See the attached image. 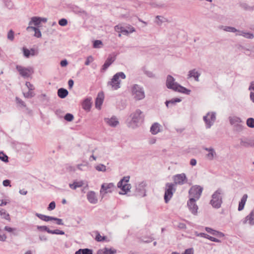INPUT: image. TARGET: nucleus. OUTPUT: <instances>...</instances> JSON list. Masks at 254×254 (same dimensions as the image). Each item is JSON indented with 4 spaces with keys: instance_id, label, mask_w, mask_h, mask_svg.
Returning a JSON list of instances; mask_svg holds the SVG:
<instances>
[{
    "instance_id": "nucleus-53",
    "label": "nucleus",
    "mask_w": 254,
    "mask_h": 254,
    "mask_svg": "<svg viewBox=\"0 0 254 254\" xmlns=\"http://www.w3.org/2000/svg\"><path fill=\"white\" fill-rule=\"evenodd\" d=\"M244 126L240 124H237L234 126V129L237 132H240L243 130Z\"/></svg>"
},
{
    "instance_id": "nucleus-28",
    "label": "nucleus",
    "mask_w": 254,
    "mask_h": 254,
    "mask_svg": "<svg viewBox=\"0 0 254 254\" xmlns=\"http://www.w3.org/2000/svg\"><path fill=\"white\" fill-rule=\"evenodd\" d=\"M57 94L60 98L64 99L68 95V91L65 88H60L58 90Z\"/></svg>"
},
{
    "instance_id": "nucleus-58",
    "label": "nucleus",
    "mask_w": 254,
    "mask_h": 254,
    "mask_svg": "<svg viewBox=\"0 0 254 254\" xmlns=\"http://www.w3.org/2000/svg\"><path fill=\"white\" fill-rule=\"evenodd\" d=\"M56 207V203L54 201L51 202L47 207V209L49 211H52L54 210Z\"/></svg>"
},
{
    "instance_id": "nucleus-24",
    "label": "nucleus",
    "mask_w": 254,
    "mask_h": 254,
    "mask_svg": "<svg viewBox=\"0 0 254 254\" xmlns=\"http://www.w3.org/2000/svg\"><path fill=\"white\" fill-rule=\"evenodd\" d=\"M105 121L111 127H116L119 124V122L115 116H113L110 119L105 118Z\"/></svg>"
},
{
    "instance_id": "nucleus-14",
    "label": "nucleus",
    "mask_w": 254,
    "mask_h": 254,
    "mask_svg": "<svg viewBox=\"0 0 254 254\" xmlns=\"http://www.w3.org/2000/svg\"><path fill=\"white\" fill-rule=\"evenodd\" d=\"M179 84L175 82V78L171 75H168L166 82V87L169 89L174 90L176 87V84Z\"/></svg>"
},
{
    "instance_id": "nucleus-19",
    "label": "nucleus",
    "mask_w": 254,
    "mask_h": 254,
    "mask_svg": "<svg viewBox=\"0 0 254 254\" xmlns=\"http://www.w3.org/2000/svg\"><path fill=\"white\" fill-rule=\"evenodd\" d=\"M176 87L174 89V91L178 92L181 93H183L186 95H190L191 92V90L182 86L181 84H176Z\"/></svg>"
},
{
    "instance_id": "nucleus-3",
    "label": "nucleus",
    "mask_w": 254,
    "mask_h": 254,
    "mask_svg": "<svg viewBox=\"0 0 254 254\" xmlns=\"http://www.w3.org/2000/svg\"><path fill=\"white\" fill-rule=\"evenodd\" d=\"M131 92L135 100H141L145 98L143 87L138 84H133L131 88Z\"/></svg>"
},
{
    "instance_id": "nucleus-38",
    "label": "nucleus",
    "mask_w": 254,
    "mask_h": 254,
    "mask_svg": "<svg viewBox=\"0 0 254 254\" xmlns=\"http://www.w3.org/2000/svg\"><path fill=\"white\" fill-rule=\"evenodd\" d=\"M222 28L223 30L227 31V32H239V30L237 29L236 28L234 27L231 26H222Z\"/></svg>"
},
{
    "instance_id": "nucleus-12",
    "label": "nucleus",
    "mask_w": 254,
    "mask_h": 254,
    "mask_svg": "<svg viewBox=\"0 0 254 254\" xmlns=\"http://www.w3.org/2000/svg\"><path fill=\"white\" fill-rule=\"evenodd\" d=\"M23 56L26 58H29L30 56H35L38 55V50L34 48H31L30 50L26 47L22 48Z\"/></svg>"
},
{
    "instance_id": "nucleus-43",
    "label": "nucleus",
    "mask_w": 254,
    "mask_h": 254,
    "mask_svg": "<svg viewBox=\"0 0 254 254\" xmlns=\"http://www.w3.org/2000/svg\"><path fill=\"white\" fill-rule=\"evenodd\" d=\"M240 144H241V145L245 147H248L249 146L254 147V146L252 145L253 140L247 141H245L242 139H241Z\"/></svg>"
},
{
    "instance_id": "nucleus-31",
    "label": "nucleus",
    "mask_w": 254,
    "mask_h": 254,
    "mask_svg": "<svg viewBox=\"0 0 254 254\" xmlns=\"http://www.w3.org/2000/svg\"><path fill=\"white\" fill-rule=\"evenodd\" d=\"M200 75V73L198 71H196L195 69H193L192 70H190L189 72V76L190 77H193L194 80L196 81H198L199 77Z\"/></svg>"
},
{
    "instance_id": "nucleus-64",
    "label": "nucleus",
    "mask_w": 254,
    "mask_h": 254,
    "mask_svg": "<svg viewBox=\"0 0 254 254\" xmlns=\"http://www.w3.org/2000/svg\"><path fill=\"white\" fill-rule=\"evenodd\" d=\"M182 254H193V248L186 249Z\"/></svg>"
},
{
    "instance_id": "nucleus-4",
    "label": "nucleus",
    "mask_w": 254,
    "mask_h": 254,
    "mask_svg": "<svg viewBox=\"0 0 254 254\" xmlns=\"http://www.w3.org/2000/svg\"><path fill=\"white\" fill-rule=\"evenodd\" d=\"M174 184L169 183H167L165 185L164 199L166 203H168L172 197L174 193L176 191V189L174 187Z\"/></svg>"
},
{
    "instance_id": "nucleus-61",
    "label": "nucleus",
    "mask_w": 254,
    "mask_h": 254,
    "mask_svg": "<svg viewBox=\"0 0 254 254\" xmlns=\"http://www.w3.org/2000/svg\"><path fill=\"white\" fill-rule=\"evenodd\" d=\"M124 28V27L123 26H120L119 25H117L114 27V29L115 31L121 33V31H123Z\"/></svg>"
},
{
    "instance_id": "nucleus-8",
    "label": "nucleus",
    "mask_w": 254,
    "mask_h": 254,
    "mask_svg": "<svg viewBox=\"0 0 254 254\" xmlns=\"http://www.w3.org/2000/svg\"><path fill=\"white\" fill-rule=\"evenodd\" d=\"M131 117V122L137 126V124L142 123L144 120V115L142 112L137 109L135 111L130 115Z\"/></svg>"
},
{
    "instance_id": "nucleus-25",
    "label": "nucleus",
    "mask_w": 254,
    "mask_h": 254,
    "mask_svg": "<svg viewBox=\"0 0 254 254\" xmlns=\"http://www.w3.org/2000/svg\"><path fill=\"white\" fill-rule=\"evenodd\" d=\"M248 197V196L247 194H244L243 195L241 199V200L239 202V205L238 208V210L239 211H241L244 209Z\"/></svg>"
},
{
    "instance_id": "nucleus-16",
    "label": "nucleus",
    "mask_w": 254,
    "mask_h": 254,
    "mask_svg": "<svg viewBox=\"0 0 254 254\" xmlns=\"http://www.w3.org/2000/svg\"><path fill=\"white\" fill-rule=\"evenodd\" d=\"M104 99V94L101 91L98 93L97 96L95 99V107L98 109H101V106Z\"/></svg>"
},
{
    "instance_id": "nucleus-22",
    "label": "nucleus",
    "mask_w": 254,
    "mask_h": 254,
    "mask_svg": "<svg viewBox=\"0 0 254 254\" xmlns=\"http://www.w3.org/2000/svg\"><path fill=\"white\" fill-rule=\"evenodd\" d=\"M87 198L89 202L92 204H96L98 201L95 192L93 191H90L88 192L87 194Z\"/></svg>"
},
{
    "instance_id": "nucleus-63",
    "label": "nucleus",
    "mask_w": 254,
    "mask_h": 254,
    "mask_svg": "<svg viewBox=\"0 0 254 254\" xmlns=\"http://www.w3.org/2000/svg\"><path fill=\"white\" fill-rule=\"evenodd\" d=\"M25 85L27 86V87L28 88L29 90H34L35 89L33 85L29 81L26 82Z\"/></svg>"
},
{
    "instance_id": "nucleus-18",
    "label": "nucleus",
    "mask_w": 254,
    "mask_h": 254,
    "mask_svg": "<svg viewBox=\"0 0 254 254\" xmlns=\"http://www.w3.org/2000/svg\"><path fill=\"white\" fill-rule=\"evenodd\" d=\"M112 188H114V184L112 183L109 184H103L101 186L100 193L102 194L104 192V194L107 193L108 192H112V190H110Z\"/></svg>"
},
{
    "instance_id": "nucleus-52",
    "label": "nucleus",
    "mask_w": 254,
    "mask_h": 254,
    "mask_svg": "<svg viewBox=\"0 0 254 254\" xmlns=\"http://www.w3.org/2000/svg\"><path fill=\"white\" fill-rule=\"evenodd\" d=\"M52 220L55 221L57 225H64L63 219H62L52 216Z\"/></svg>"
},
{
    "instance_id": "nucleus-40",
    "label": "nucleus",
    "mask_w": 254,
    "mask_h": 254,
    "mask_svg": "<svg viewBox=\"0 0 254 254\" xmlns=\"http://www.w3.org/2000/svg\"><path fill=\"white\" fill-rule=\"evenodd\" d=\"M0 215L2 216L3 218L7 220H10L9 214L6 213V211L3 209H0Z\"/></svg>"
},
{
    "instance_id": "nucleus-50",
    "label": "nucleus",
    "mask_w": 254,
    "mask_h": 254,
    "mask_svg": "<svg viewBox=\"0 0 254 254\" xmlns=\"http://www.w3.org/2000/svg\"><path fill=\"white\" fill-rule=\"evenodd\" d=\"M50 234L63 235H64L65 233L64 231L60 230L59 229H55L54 230H51Z\"/></svg>"
},
{
    "instance_id": "nucleus-1",
    "label": "nucleus",
    "mask_w": 254,
    "mask_h": 254,
    "mask_svg": "<svg viewBox=\"0 0 254 254\" xmlns=\"http://www.w3.org/2000/svg\"><path fill=\"white\" fill-rule=\"evenodd\" d=\"M222 190L221 189H217L212 195V199L210 201V204L212 206L216 209L221 207L222 201Z\"/></svg>"
},
{
    "instance_id": "nucleus-21",
    "label": "nucleus",
    "mask_w": 254,
    "mask_h": 254,
    "mask_svg": "<svg viewBox=\"0 0 254 254\" xmlns=\"http://www.w3.org/2000/svg\"><path fill=\"white\" fill-rule=\"evenodd\" d=\"M117 187L123 191V192H119L120 194H127L131 188V186L130 184H124V185L122 186V184L120 185V183H118Z\"/></svg>"
},
{
    "instance_id": "nucleus-37",
    "label": "nucleus",
    "mask_w": 254,
    "mask_h": 254,
    "mask_svg": "<svg viewBox=\"0 0 254 254\" xmlns=\"http://www.w3.org/2000/svg\"><path fill=\"white\" fill-rule=\"evenodd\" d=\"M240 6L245 10L252 11L254 10V6H251L247 3L242 2L240 3Z\"/></svg>"
},
{
    "instance_id": "nucleus-45",
    "label": "nucleus",
    "mask_w": 254,
    "mask_h": 254,
    "mask_svg": "<svg viewBox=\"0 0 254 254\" xmlns=\"http://www.w3.org/2000/svg\"><path fill=\"white\" fill-rule=\"evenodd\" d=\"M247 126L250 128H254V118H249L246 121Z\"/></svg>"
},
{
    "instance_id": "nucleus-51",
    "label": "nucleus",
    "mask_w": 254,
    "mask_h": 254,
    "mask_svg": "<svg viewBox=\"0 0 254 254\" xmlns=\"http://www.w3.org/2000/svg\"><path fill=\"white\" fill-rule=\"evenodd\" d=\"M105 254H115L117 253V250L112 248H104Z\"/></svg>"
},
{
    "instance_id": "nucleus-11",
    "label": "nucleus",
    "mask_w": 254,
    "mask_h": 254,
    "mask_svg": "<svg viewBox=\"0 0 254 254\" xmlns=\"http://www.w3.org/2000/svg\"><path fill=\"white\" fill-rule=\"evenodd\" d=\"M175 185H182L187 183L188 179L185 173L177 174L174 176Z\"/></svg>"
},
{
    "instance_id": "nucleus-32",
    "label": "nucleus",
    "mask_w": 254,
    "mask_h": 254,
    "mask_svg": "<svg viewBox=\"0 0 254 254\" xmlns=\"http://www.w3.org/2000/svg\"><path fill=\"white\" fill-rule=\"evenodd\" d=\"M40 19V17H37V16L32 17L31 19V20L30 21V22L29 23V25H31L32 24H34L35 26L39 27V25L41 23Z\"/></svg>"
},
{
    "instance_id": "nucleus-7",
    "label": "nucleus",
    "mask_w": 254,
    "mask_h": 254,
    "mask_svg": "<svg viewBox=\"0 0 254 254\" xmlns=\"http://www.w3.org/2000/svg\"><path fill=\"white\" fill-rule=\"evenodd\" d=\"M204 122L205 123L206 128H209L213 125L216 120V113L214 112H208L207 114L203 117Z\"/></svg>"
},
{
    "instance_id": "nucleus-29",
    "label": "nucleus",
    "mask_w": 254,
    "mask_h": 254,
    "mask_svg": "<svg viewBox=\"0 0 254 254\" xmlns=\"http://www.w3.org/2000/svg\"><path fill=\"white\" fill-rule=\"evenodd\" d=\"M229 121L231 125L233 126H235V125L242 122L241 119L240 117L237 116L229 117Z\"/></svg>"
},
{
    "instance_id": "nucleus-20",
    "label": "nucleus",
    "mask_w": 254,
    "mask_h": 254,
    "mask_svg": "<svg viewBox=\"0 0 254 254\" xmlns=\"http://www.w3.org/2000/svg\"><path fill=\"white\" fill-rule=\"evenodd\" d=\"M203 149L208 152V153L206 155V157L209 160H213L216 157V153L212 147H204Z\"/></svg>"
},
{
    "instance_id": "nucleus-17",
    "label": "nucleus",
    "mask_w": 254,
    "mask_h": 254,
    "mask_svg": "<svg viewBox=\"0 0 254 254\" xmlns=\"http://www.w3.org/2000/svg\"><path fill=\"white\" fill-rule=\"evenodd\" d=\"M68 8L70 9L72 12H73L75 14H84L85 15H87V12L82 9L81 8L79 7V6L74 5V4H68L67 6Z\"/></svg>"
},
{
    "instance_id": "nucleus-47",
    "label": "nucleus",
    "mask_w": 254,
    "mask_h": 254,
    "mask_svg": "<svg viewBox=\"0 0 254 254\" xmlns=\"http://www.w3.org/2000/svg\"><path fill=\"white\" fill-rule=\"evenodd\" d=\"M195 235L197 237H200L202 238H204L210 240V238L211 237L209 235L205 233H198V232H195Z\"/></svg>"
},
{
    "instance_id": "nucleus-26",
    "label": "nucleus",
    "mask_w": 254,
    "mask_h": 254,
    "mask_svg": "<svg viewBox=\"0 0 254 254\" xmlns=\"http://www.w3.org/2000/svg\"><path fill=\"white\" fill-rule=\"evenodd\" d=\"M160 125L158 123H154L150 127V132L153 135L157 134L158 132L160 131Z\"/></svg>"
},
{
    "instance_id": "nucleus-41",
    "label": "nucleus",
    "mask_w": 254,
    "mask_h": 254,
    "mask_svg": "<svg viewBox=\"0 0 254 254\" xmlns=\"http://www.w3.org/2000/svg\"><path fill=\"white\" fill-rule=\"evenodd\" d=\"M103 45V42L100 40H95L93 41V48H100Z\"/></svg>"
},
{
    "instance_id": "nucleus-2",
    "label": "nucleus",
    "mask_w": 254,
    "mask_h": 254,
    "mask_svg": "<svg viewBox=\"0 0 254 254\" xmlns=\"http://www.w3.org/2000/svg\"><path fill=\"white\" fill-rule=\"evenodd\" d=\"M126 77V75L123 72H117L113 75L111 80L108 81L107 85L111 86L113 90H117L121 87V81L120 78L124 79Z\"/></svg>"
},
{
    "instance_id": "nucleus-48",
    "label": "nucleus",
    "mask_w": 254,
    "mask_h": 254,
    "mask_svg": "<svg viewBox=\"0 0 254 254\" xmlns=\"http://www.w3.org/2000/svg\"><path fill=\"white\" fill-rule=\"evenodd\" d=\"M96 170L99 172H105L106 171V167L105 165L100 164L95 167Z\"/></svg>"
},
{
    "instance_id": "nucleus-54",
    "label": "nucleus",
    "mask_w": 254,
    "mask_h": 254,
    "mask_svg": "<svg viewBox=\"0 0 254 254\" xmlns=\"http://www.w3.org/2000/svg\"><path fill=\"white\" fill-rule=\"evenodd\" d=\"M129 179L130 177L129 176H125L120 180L118 183H120V185H122V183H125V184H127V183L129 182Z\"/></svg>"
},
{
    "instance_id": "nucleus-23",
    "label": "nucleus",
    "mask_w": 254,
    "mask_h": 254,
    "mask_svg": "<svg viewBox=\"0 0 254 254\" xmlns=\"http://www.w3.org/2000/svg\"><path fill=\"white\" fill-rule=\"evenodd\" d=\"M92 105L91 98H87L82 102V106L83 109L87 112L90 111Z\"/></svg>"
},
{
    "instance_id": "nucleus-15",
    "label": "nucleus",
    "mask_w": 254,
    "mask_h": 254,
    "mask_svg": "<svg viewBox=\"0 0 254 254\" xmlns=\"http://www.w3.org/2000/svg\"><path fill=\"white\" fill-rule=\"evenodd\" d=\"M241 222L244 225L247 224L248 222L251 226L254 225V208L251 211L248 215L241 220Z\"/></svg>"
},
{
    "instance_id": "nucleus-10",
    "label": "nucleus",
    "mask_w": 254,
    "mask_h": 254,
    "mask_svg": "<svg viewBox=\"0 0 254 254\" xmlns=\"http://www.w3.org/2000/svg\"><path fill=\"white\" fill-rule=\"evenodd\" d=\"M196 200L194 198H190L187 202V206L191 213L195 215L197 213L198 206L195 202Z\"/></svg>"
},
{
    "instance_id": "nucleus-44",
    "label": "nucleus",
    "mask_w": 254,
    "mask_h": 254,
    "mask_svg": "<svg viewBox=\"0 0 254 254\" xmlns=\"http://www.w3.org/2000/svg\"><path fill=\"white\" fill-rule=\"evenodd\" d=\"M0 160L4 163L8 162V157L3 151H0Z\"/></svg>"
},
{
    "instance_id": "nucleus-34",
    "label": "nucleus",
    "mask_w": 254,
    "mask_h": 254,
    "mask_svg": "<svg viewBox=\"0 0 254 254\" xmlns=\"http://www.w3.org/2000/svg\"><path fill=\"white\" fill-rule=\"evenodd\" d=\"M74 254H93V250L92 249L85 248L80 249L76 251Z\"/></svg>"
},
{
    "instance_id": "nucleus-59",
    "label": "nucleus",
    "mask_w": 254,
    "mask_h": 254,
    "mask_svg": "<svg viewBox=\"0 0 254 254\" xmlns=\"http://www.w3.org/2000/svg\"><path fill=\"white\" fill-rule=\"evenodd\" d=\"M93 61V58L92 56H88L85 61V65H88L90 63Z\"/></svg>"
},
{
    "instance_id": "nucleus-42",
    "label": "nucleus",
    "mask_w": 254,
    "mask_h": 254,
    "mask_svg": "<svg viewBox=\"0 0 254 254\" xmlns=\"http://www.w3.org/2000/svg\"><path fill=\"white\" fill-rule=\"evenodd\" d=\"M37 229L40 232H47V233H50V229L47 226H36Z\"/></svg>"
},
{
    "instance_id": "nucleus-35",
    "label": "nucleus",
    "mask_w": 254,
    "mask_h": 254,
    "mask_svg": "<svg viewBox=\"0 0 254 254\" xmlns=\"http://www.w3.org/2000/svg\"><path fill=\"white\" fill-rule=\"evenodd\" d=\"M95 233L96 234V236H95V239L96 241H97L98 242L108 241L107 240V236H101L100 233L98 231H95Z\"/></svg>"
},
{
    "instance_id": "nucleus-62",
    "label": "nucleus",
    "mask_w": 254,
    "mask_h": 254,
    "mask_svg": "<svg viewBox=\"0 0 254 254\" xmlns=\"http://www.w3.org/2000/svg\"><path fill=\"white\" fill-rule=\"evenodd\" d=\"M34 36H35L37 38H41L42 36L41 32L39 28V27L37 28V29H36V30L34 31Z\"/></svg>"
},
{
    "instance_id": "nucleus-60",
    "label": "nucleus",
    "mask_w": 254,
    "mask_h": 254,
    "mask_svg": "<svg viewBox=\"0 0 254 254\" xmlns=\"http://www.w3.org/2000/svg\"><path fill=\"white\" fill-rule=\"evenodd\" d=\"M5 6L8 8H10L12 6V3L10 0H3Z\"/></svg>"
},
{
    "instance_id": "nucleus-57",
    "label": "nucleus",
    "mask_w": 254,
    "mask_h": 254,
    "mask_svg": "<svg viewBox=\"0 0 254 254\" xmlns=\"http://www.w3.org/2000/svg\"><path fill=\"white\" fill-rule=\"evenodd\" d=\"M15 100H16V103L17 104H19L20 106H21L22 107H26V104L20 98H19L18 97H16L15 98Z\"/></svg>"
},
{
    "instance_id": "nucleus-49",
    "label": "nucleus",
    "mask_w": 254,
    "mask_h": 254,
    "mask_svg": "<svg viewBox=\"0 0 254 254\" xmlns=\"http://www.w3.org/2000/svg\"><path fill=\"white\" fill-rule=\"evenodd\" d=\"M73 119V115L70 113H66L64 116V119L67 122H71Z\"/></svg>"
},
{
    "instance_id": "nucleus-46",
    "label": "nucleus",
    "mask_w": 254,
    "mask_h": 254,
    "mask_svg": "<svg viewBox=\"0 0 254 254\" xmlns=\"http://www.w3.org/2000/svg\"><path fill=\"white\" fill-rule=\"evenodd\" d=\"M24 97L26 98H31L35 96V94L34 93L33 90H29L26 93H23Z\"/></svg>"
},
{
    "instance_id": "nucleus-9",
    "label": "nucleus",
    "mask_w": 254,
    "mask_h": 254,
    "mask_svg": "<svg viewBox=\"0 0 254 254\" xmlns=\"http://www.w3.org/2000/svg\"><path fill=\"white\" fill-rule=\"evenodd\" d=\"M147 186L145 181H142L136 186L135 194L136 195L144 197L146 195L145 188Z\"/></svg>"
},
{
    "instance_id": "nucleus-6",
    "label": "nucleus",
    "mask_w": 254,
    "mask_h": 254,
    "mask_svg": "<svg viewBox=\"0 0 254 254\" xmlns=\"http://www.w3.org/2000/svg\"><path fill=\"white\" fill-rule=\"evenodd\" d=\"M16 69L20 75L24 78L29 77L34 73L33 68L31 66L25 67L20 65H17Z\"/></svg>"
},
{
    "instance_id": "nucleus-27",
    "label": "nucleus",
    "mask_w": 254,
    "mask_h": 254,
    "mask_svg": "<svg viewBox=\"0 0 254 254\" xmlns=\"http://www.w3.org/2000/svg\"><path fill=\"white\" fill-rule=\"evenodd\" d=\"M238 35L242 36L245 38L249 39H253L254 38V35L253 33L251 32H245L244 31L239 30V32L236 34V36Z\"/></svg>"
},
{
    "instance_id": "nucleus-55",
    "label": "nucleus",
    "mask_w": 254,
    "mask_h": 254,
    "mask_svg": "<svg viewBox=\"0 0 254 254\" xmlns=\"http://www.w3.org/2000/svg\"><path fill=\"white\" fill-rule=\"evenodd\" d=\"M14 38V32L12 30H10L7 33V39L10 41H13Z\"/></svg>"
},
{
    "instance_id": "nucleus-13",
    "label": "nucleus",
    "mask_w": 254,
    "mask_h": 254,
    "mask_svg": "<svg viewBox=\"0 0 254 254\" xmlns=\"http://www.w3.org/2000/svg\"><path fill=\"white\" fill-rule=\"evenodd\" d=\"M116 58L115 57H113L111 55H109L107 58V60L105 61L104 64L102 65L100 71L101 72H104L112 64V63L115 61Z\"/></svg>"
},
{
    "instance_id": "nucleus-56",
    "label": "nucleus",
    "mask_w": 254,
    "mask_h": 254,
    "mask_svg": "<svg viewBox=\"0 0 254 254\" xmlns=\"http://www.w3.org/2000/svg\"><path fill=\"white\" fill-rule=\"evenodd\" d=\"M58 23L61 26H65L67 24L68 21L66 19L63 18L59 20Z\"/></svg>"
},
{
    "instance_id": "nucleus-39",
    "label": "nucleus",
    "mask_w": 254,
    "mask_h": 254,
    "mask_svg": "<svg viewBox=\"0 0 254 254\" xmlns=\"http://www.w3.org/2000/svg\"><path fill=\"white\" fill-rule=\"evenodd\" d=\"M142 70L143 71L144 73L148 77L155 78V75L152 71L146 70L145 66L142 67Z\"/></svg>"
},
{
    "instance_id": "nucleus-30",
    "label": "nucleus",
    "mask_w": 254,
    "mask_h": 254,
    "mask_svg": "<svg viewBox=\"0 0 254 254\" xmlns=\"http://www.w3.org/2000/svg\"><path fill=\"white\" fill-rule=\"evenodd\" d=\"M182 101L181 98H174L171 100H166L165 104L167 108H169V105L170 104L172 105H175L177 103H179Z\"/></svg>"
},
{
    "instance_id": "nucleus-33",
    "label": "nucleus",
    "mask_w": 254,
    "mask_h": 254,
    "mask_svg": "<svg viewBox=\"0 0 254 254\" xmlns=\"http://www.w3.org/2000/svg\"><path fill=\"white\" fill-rule=\"evenodd\" d=\"M83 185V181H74L72 184H69V187L72 190H76L77 188H80Z\"/></svg>"
},
{
    "instance_id": "nucleus-5",
    "label": "nucleus",
    "mask_w": 254,
    "mask_h": 254,
    "mask_svg": "<svg viewBox=\"0 0 254 254\" xmlns=\"http://www.w3.org/2000/svg\"><path fill=\"white\" fill-rule=\"evenodd\" d=\"M203 188L198 185H194L192 186L189 191V194L190 196V198H194L196 200H198L200 197L202 192Z\"/></svg>"
},
{
    "instance_id": "nucleus-36",
    "label": "nucleus",
    "mask_w": 254,
    "mask_h": 254,
    "mask_svg": "<svg viewBox=\"0 0 254 254\" xmlns=\"http://www.w3.org/2000/svg\"><path fill=\"white\" fill-rule=\"evenodd\" d=\"M35 215L43 221L46 222L52 221V216H47L37 212L35 213Z\"/></svg>"
}]
</instances>
